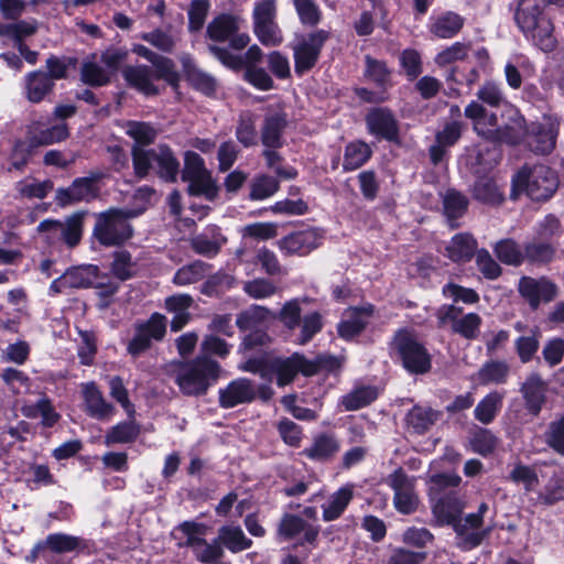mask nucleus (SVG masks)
<instances>
[{"mask_svg": "<svg viewBox=\"0 0 564 564\" xmlns=\"http://www.w3.org/2000/svg\"><path fill=\"white\" fill-rule=\"evenodd\" d=\"M273 393L272 388L268 384L257 387L247 378H238L219 390V405L224 409H231L240 404L251 403L257 397L263 402H268Z\"/></svg>", "mask_w": 564, "mask_h": 564, "instance_id": "obj_7", "label": "nucleus"}, {"mask_svg": "<svg viewBox=\"0 0 564 564\" xmlns=\"http://www.w3.org/2000/svg\"><path fill=\"white\" fill-rule=\"evenodd\" d=\"M140 433L138 424L130 420L121 422L109 430L105 436L106 445L123 444L133 442Z\"/></svg>", "mask_w": 564, "mask_h": 564, "instance_id": "obj_45", "label": "nucleus"}, {"mask_svg": "<svg viewBox=\"0 0 564 564\" xmlns=\"http://www.w3.org/2000/svg\"><path fill=\"white\" fill-rule=\"evenodd\" d=\"M139 213L132 209L110 208L97 216L94 228L95 238L106 247L119 246L133 236L129 220Z\"/></svg>", "mask_w": 564, "mask_h": 564, "instance_id": "obj_3", "label": "nucleus"}, {"mask_svg": "<svg viewBox=\"0 0 564 564\" xmlns=\"http://www.w3.org/2000/svg\"><path fill=\"white\" fill-rule=\"evenodd\" d=\"M39 231H52L59 234L68 247H75L83 234V216L74 214L65 223L56 220H43L37 227Z\"/></svg>", "mask_w": 564, "mask_h": 564, "instance_id": "obj_19", "label": "nucleus"}, {"mask_svg": "<svg viewBox=\"0 0 564 564\" xmlns=\"http://www.w3.org/2000/svg\"><path fill=\"white\" fill-rule=\"evenodd\" d=\"M299 325L301 332L296 341L300 345H305L321 332L323 327L322 316L317 312L308 313L300 321Z\"/></svg>", "mask_w": 564, "mask_h": 564, "instance_id": "obj_59", "label": "nucleus"}, {"mask_svg": "<svg viewBox=\"0 0 564 564\" xmlns=\"http://www.w3.org/2000/svg\"><path fill=\"white\" fill-rule=\"evenodd\" d=\"M166 332V319L162 314L154 313L150 319L137 327L135 335L128 345L129 354L138 356L145 351L151 340H161Z\"/></svg>", "mask_w": 564, "mask_h": 564, "instance_id": "obj_15", "label": "nucleus"}, {"mask_svg": "<svg viewBox=\"0 0 564 564\" xmlns=\"http://www.w3.org/2000/svg\"><path fill=\"white\" fill-rule=\"evenodd\" d=\"M509 375V366L505 361L486 362L477 372L480 384H500L506 382Z\"/></svg>", "mask_w": 564, "mask_h": 564, "instance_id": "obj_41", "label": "nucleus"}, {"mask_svg": "<svg viewBox=\"0 0 564 564\" xmlns=\"http://www.w3.org/2000/svg\"><path fill=\"white\" fill-rule=\"evenodd\" d=\"M437 318L440 324H452V332L460 335L463 338L476 339L482 324L481 317L477 313L463 314V310L455 305H443L438 308Z\"/></svg>", "mask_w": 564, "mask_h": 564, "instance_id": "obj_9", "label": "nucleus"}, {"mask_svg": "<svg viewBox=\"0 0 564 564\" xmlns=\"http://www.w3.org/2000/svg\"><path fill=\"white\" fill-rule=\"evenodd\" d=\"M124 131L140 148L152 143L156 137V130L150 123L141 121H127Z\"/></svg>", "mask_w": 564, "mask_h": 564, "instance_id": "obj_52", "label": "nucleus"}, {"mask_svg": "<svg viewBox=\"0 0 564 564\" xmlns=\"http://www.w3.org/2000/svg\"><path fill=\"white\" fill-rule=\"evenodd\" d=\"M64 273L69 289L90 288L91 283H96L97 267L91 264L80 265Z\"/></svg>", "mask_w": 564, "mask_h": 564, "instance_id": "obj_46", "label": "nucleus"}, {"mask_svg": "<svg viewBox=\"0 0 564 564\" xmlns=\"http://www.w3.org/2000/svg\"><path fill=\"white\" fill-rule=\"evenodd\" d=\"M286 126L285 115L282 112L268 113L261 129V142L265 148L278 149L283 144L282 133Z\"/></svg>", "mask_w": 564, "mask_h": 564, "instance_id": "obj_29", "label": "nucleus"}, {"mask_svg": "<svg viewBox=\"0 0 564 564\" xmlns=\"http://www.w3.org/2000/svg\"><path fill=\"white\" fill-rule=\"evenodd\" d=\"M473 193L477 200L489 205H498L505 198L500 186L491 177H479Z\"/></svg>", "mask_w": 564, "mask_h": 564, "instance_id": "obj_39", "label": "nucleus"}, {"mask_svg": "<svg viewBox=\"0 0 564 564\" xmlns=\"http://www.w3.org/2000/svg\"><path fill=\"white\" fill-rule=\"evenodd\" d=\"M279 187L280 184L276 178L265 174L258 175L250 184L249 197L252 200H262L274 195Z\"/></svg>", "mask_w": 564, "mask_h": 564, "instance_id": "obj_49", "label": "nucleus"}, {"mask_svg": "<svg viewBox=\"0 0 564 564\" xmlns=\"http://www.w3.org/2000/svg\"><path fill=\"white\" fill-rule=\"evenodd\" d=\"M323 235L317 229H305L292 232L279 240V248L286 254L304 256L321 245Z\"/></svg>", "mask_w": 564, "mask_h": 564, "instance_id": "obj_17", "label": "nucleus"}, {"mask_svg": "<svg viewBox=\"0 0 564 564\" xmlns=\"http://www.w3.org/2000/svg\"><path fill=\"white\" fill-rule=\"evenodd\" d=\"M126 82L145 96H155L160 89L155 84L153 70L145 65H130L122 70Z\"/></svg>", "mask_w": 564, "mask_h": 564, "instance_id": "obj_23", "label": "nucleus"}, {"mask_svg": "<svg viewBox=\"0 0 564 564\" xmlns=\"http://www.w3.org/2000/svg\"><path fill=\"white\" fill-rule=\"evenodd\" d=\"M0 377L14 393L26 392L30 389V378L21 370L6 368L0 372Z\"/></svg>", "mask_w": 564, "mask_h": 564, "instance_id": "obj_64", "label": "nucleus"}, {"mask_svg": "<svg viewBox=\"0 0 564 564\" xmlns=\"http://www.w3.org/2000/svg\"><path fill=\"white\" fill-rule=\"evenodd\" d=\"M328 37L329 33L327 31L316 30L299 40L293 46L295 72L297 74H303L315 66L322 47Z\"/></svg>", "mask_w": 564, "mask_h": 564, "instance_id": "obj_10", "label": "nucleus"}, {"mask_svg": "<svg viewBox=\"0 0 564 564\" xmlns=\"http://www.w3.org/2000/svg\"><path fill=\"white\" fill-rule=\"evenodd\" d=\"M52 187L51 181L23 180L15 184L17 192L23 198L42 199L46 197Z\"/></svg>", "mask_w": 564, "mask_h": 564, "instance_id": "obj_56", "label": "nucleus"}, {"mask_svg": "<svg viewBox=\"0 0 564 564\" xmlns=\"http://www.w3.org/2000/svg\"><path fill=\"white\" fill-rule=\"evenodd\" d=\"M25 97L29 101L37 104L48 95L54 83L45 72L34 70L29 73L25 78Z\"/></svg>", "mask_w": 564, "mask_h": 564, "instance_id": "obj_30", "label": "nucleus"}, {"mask_svg": "<svg viewBox=\"0 0 564 564\" xmlns=\"http://www.w3.org/2000/svg\"><path fill=\"white\" fill-rule=\"evenodd\" d=\"M371 314L372 306L348 308L337 327L339 336L348 340L359 335L366 327Z\"/></svg>", "mask_w": 564, "mask_h": 564, "instance_id": "obj_25", "label": "nucleus"}, {"mask_svg": "<svg viewBox=\"0 0 564 564\" xmlns=\"http://www.w3.org/2000/svg\"><path fill=\"white\" fill-rule=\"evenodd\" d=\"M276 318L275 313L264 306L252 305L241 312L236 319L237 326L242 329H252Z\"/></svg>", "mask_w": 564, "mask_h": 564, "instance_id": "obj_35", "label": "nucleus"}, {"mask_svg": "<svg viewBox=\"0 0 564 564\" xmlns=\"http://www.w3.org/2000/svg\"><path fill=\"white\" fill-rule=\"evenodd\" d=\"M560 122L557 118L545 116L540 122L530 126L527 143L532 151L540 154L550 153L555 148Z\"/></svg>", "mask_w": 564, "mask_h": 564, "instance_id": "obj_12", "label": "nucleus"}, {"mask_svg": "<svg viewBox=\"0 0 564 564\" xmlns=\"http://www.w3.org/2000/svg\"><path fill=\"white\" fill-rule=\"evenodd\" d=\"M494 250L498 259L506 264L519 265L523 260L520 247L511 239L497 242Z\"/></svg>", "mask_w": 564, "mask_h": 564, "instance_id": "obj_55", "label": "nucleus"}, {"mask_svg": "<svg viewBox=\"0 0 564 564\" xmlns=\"http://www.w3.org/2000/svg\"><path fill=\"white\" fill-rule=\"evenodd\" d=\"M253 31L258 40L265 46H276L283 41V35L275 21L256 24Z\"/></svg>", "mask_w": 564, "mask_h": 564, "instance_id": "obj_61", "label": "nucleus"}, {"mask_svg": "<svg viewBox=\"0 0 564 564\" xmlns=\"http://www.w3.org/2000/svg\"><path fill=\"white\" fill-rule=\"evenodd\" d=\"M47 549L55 553H68L80 545L78 536L66 533H52L45 539Z\"/></svg>", "mask_w": 564, "mask_h": 564, "instance_id": "obj_60", "label": "nucleus"}, {"mask_svg": "<svg viewBox=\"0 0 564 564\" xmlns=\"http://www.w3.org/2000/svg\"><path fill=\"white\" fill-rule=\"evenodd\" d=\"M30 134L28 140L29 147L37 148L62 142L68 138L69 132L66 123H58L41 130L33 128Z\"/></svg>", "mask_w": 564, "mask_h": 564, "instance_id": "obj_33", "label": "nucleus"}, {"mask_svg": "<svg viewBox=\"0 0 564 564\" xmlns=\"http://www.w3.org/2000/svg\"><path fill=\"white\" fill-rule=\"evenodd\" d=\"M218 541L229 551L237 553L249 549L252 541L247 538L240 527L225 525L218 531Z\"/></svg>", "mask_w": 564, "mask_h": 564, "instance_id": "obj_37", "label": "nucleus"}, {"mask_svg": "<svg viewBox=\"0 0 564 564\" xmlns=\"http://www.w3.org/2000/svg\"><path fill=\"white\" fill-rule=\"evenodd\" d=\"M464 115L471 121L473 130L478 137L498 143L499 123L496 113L488 111L481 104L473 100L466 106Z\"/></svg>", "mask_w": 564, "mask_h": 564, "instance_id": "obj_13", "label": "nucleus"}, {"mask_svg": "<svg viewBox=\"0 0 564 564\" xmlns=\"http://www.w3.org/2000/svg\"><path fill=\"white\" fill-rule=\"evenodd\" d=\"M392 346L408 371L416 375L430 371L431 355L412 332L408 329L397 332Z\"/></svg>", "mask_w": 564, "mask_h": 564, "instance_id": "obj_5", "label": "nucleus"}, {"mask_svg": "<svg viewBox=\"0 0 564 564\" xmlns=\"http://www.w3.org/2000/svg\"><path fill=\"white\" fill-rule=\"evenodd\" d=\"M317 370V364L307 360L300 354H293L288 358H275L268 362V375L274 373L280 387L291 383L300 372L310 377L315 375Z\"/></svg>", "mask_w": 564, "mask_h": 564, "instance_id": "obj_8", "label": "nucleus"}, {"mask_svg": "<svg viewBox=\"0 0 564 564\" xmlns=\"http://www.w3.org/2000/svg\"><path fill=\"white\" fill-rule=\"evenodd\" d=\"M378 392L372 387H359L341 398V405L346 411H355L375 401Z\"/></svg>", "mask_w": 564, "mask_h": 564, "instance_id": "obj_44", "label": "nucleus"}, {"mask_svg": "<svg viewBox=\"0 0 564 564\" xmlns=\"http://www.w3.org/2000/svg\"><path fill=\"white\" fill-rule=\"evenodd\" d=\"M227 241L217 226H209L206 232L197 235L191 239V246L194 251L205 257L216 256L223 245Z\"/></svg>", "mask_w": 564, "mask_h": 564, "instance_id": "obj_27", "label": "nucleus"}, {"mask_svg": "<svg viewBox=\"0 0 564 564\" xmlns=\"http://www.w3.org/2000/svg\"><path fill=\"white\" fill-rule=\"evenodd\" d=\"M185 72L191 85L205 95L215 93L217 83L214 77L198 69L194 65H188L184 62Z\"/></svg>", "mask_w": 564, "mask_h": 564, "instance_id": "obj_53", "label": "nucleus"}, {"mask_svg": "<svg viewBox=\"0 0 564 564\" xmlns=\"http://www.w3.org/2000/svg\"><path fill=\"white\" fill-rule=\"evenodd\" d=\"M339 451V443L335 436L328 434L317 435L312 445L303 451V455L312 460L324 462L330 459Z\"/></svg>", "mask_w": 564, "mask_h": 564, "instance_id": "obj_32", "label": "nucleus"}, {"mask_svg": "<svg viewBox=\"0 0 564 564\" xmlns=\"http://www.w3.org/2000/svg\"><path fill=\"white\" fill-rule=\"evenodd\" d=\"M193 297L188 294H175L165 299V310L174 316L171 321V330H181L189 321V307L193 305Z\"/></svg>", "mask_w": 564, "mask_h": 564, "instance_id": "obj_28", "label": "nucleus"}, {"mask_svg": "<svg viewBox=\"0 0 564 564\" xmlns=\"http://www.w3.org/2000/svg\"><path fill=\"white\" fill-rule=\"evenodd\" d=\"M371 156V149L365 142H351L346 147L344 169L352 171L365 164Z\"/></svg>", "mask_w": 564, "mask_h": 564, "instance_id": "obj_48", "label": "nucleus"}, {"mask_svg": "<svg viewBox=\"0 0 564 564\" xmlns=\"http://www.w3.org/2000/svg\"><path fill=\"white\" fill-rule=\"evenodd\" d=\"M101 178L100 173H91L86 177L76 178L68 187L56 191V200L58 205L66 206L78 202H89L97 197L99 187L98 182Z\"/></svg>", "mask_w": 564, "mask_h": 564, "instance_id": "obj_14", "label": "nucleus"}, {"mask_svg": "<svg viewBox=\"0 0 564 564\" xmlns=\"http://www.w3.org/2000/svg\"><path fill=\"white\" fill-rule=\"evenodd\" d=\"M463 123L459 121L447 122L444 128L436 133L435 144L430 148L431 160L434 164L442 161L446 149L454 145L460 138Z\"/></svg>", "mask_w": 564, "mask_h": 564, "instance_id": "obj_26", "label": "nucleus"}, {"mask_svg": "<svg viewBox=\"0 0 564 564\" xmlns=\"http://www.w3.org/2000/svg\"><path fill=\"white\" fill-rule=\"evenodd\" d=\"M241 22L237 15L220 14L208 24L207 34L214 41L229 40L232 48L242 50L249 44L250 36L247 33H239Z\"/></svg>", "mask_w": 564, "mask_h": 564, "instance_id": "obj_11", "label": "nucleus"}, {"mask_svg": "<svg viewBox=\"0 0 564 564\" xmlns=\"http://www.w3.org/2000/svg\"><path fill=\"white\" fill-rule=\"evenodd\" d=\"M155 70L154 79H163L173 88L178 87L180 75L175 69V65L172 59L163 56H159L153 63Z\"/></svg>", "mask_w": 564, "mask_h": 564, "instance_id": "obj_63", "label": "nucleus"}, {"mask_svg": "<svg viewBox=\"0 0 564 564\" xmlns=\"http://www.w3.org/2000/svg\"><path fill=\"white\" fill-rule=\"evenodd\" d=\"M503 395L499 392L487 394L475 408V417L482 424H489L501 408Z\"/></svg>", "mask_w": 564, "mask_h": 564, "instance_id": "obj_43", "label": "nucleus"}, {"mask_svg": "<svg viewBox=\"0 0 564 564\" xmlns=\"http://www.w3.org/2000/svg\"><path fill=\"white\" fill-rule=\"evenodd\" d=\"M182 178L188 182V193L194 196H204L214 200L218 194V187L206 169L204 160L195 152L188 151L184 158Z\"/></svg>", "mask_w": 564, "mask_h": 564, "instance_id": "obj_6", "label": "nucleus"}, {"mask_svg": "<svg viewBox=\"0 0 564 564\" xmlns=\"http://www.w3.org/2000/svg\"><path fill=\"white\" fill-rule=\"evenodd\" d=\"M110 72L95 62H86L82 66V80L90 86H102L109 83Z\"/></svg>", "mask_w": 564, "mask_h": 564, "instance_id": "obj_58", "label": "nucleus"}, {"mask_svg": "<svg viewBox=\"0 0 564 564\" xmlns=\"http://www.w3.org/2000/svg\"><path fill=\"white\" fill-rule=\"evenodd\" d=\"M542 9L540 3L532 0H520L516 12V21L524 33H532L539 28Z\"/></svg>", "mask_w": 564, "mask_h": 564, "instance_id": "obj_34", "label": "nucleus"}, {"mask_svg": "<svg viewBox=\"0 0 564 564\" xmlns=\"http://www.w3.org/2000/svg\"><path fill=\"white\" fill-rule=\"evenodd\" d=\"M501 117L503 123L499 126L498 143L517 144L527 138L530 127L516 107L506 104Z\"/></svg>", "mask_w": 564, "mask_h": 564, "instance_id": "obj_16", "label": "nucleus"}, {"mask_svg": "<svg viewBox=\"0 0 564 564\" xmlns=\"http://www.w3.org/2000/svg\"><path fill=\"white\" fill-rule=\"evenodd\" d=\"M22 412L26 417L41 419L44 426L51 427L59 420V414L55 411L51 401L43 397L34 404H26L22 408Z\"/></svg>", "mask_w": 564, "mask_h": 564, "instance_id": "obj_38", "label": "nucleus"}, {"mask_svg": "<svg viewBox=\"0 0 564 564\" xmlns=\"http://www.w3.org/2000/svg\"><path fill=\"white\" fill-rule=\"evenodd\" d=\"M138 269V263L132 260L129 251L119 250L113 253L111 272L120 281H126L135 276Z\"/></svg>", "mask_w": 564, "mask_h": 564, "instance_id": "obj_42", "label": "nucleus"}, {"mask_svg": "<svg viewBox=\"0 0 564 564\" xmlns=\"http://www.w3.org/2000/svg\"><path fill=\"white\" fill-rule=\"evenodd\" d=\"M366 123L371 134L387 140H394L398 135V123L390 110L375 108L368 112Z\"/></svg>", "mask_w": 564, "mask_h": 564, "instance_id": "obj_22", "label": "nucleus"}, {"mask_svg": "<svg viewBox=\"0 0 564 564\" xmlns=\"http://www.w3.org/2000/svg\"><path fill=\"white\" fill-rule=\"evenodd\" d=\"M220 366L208 357H197L182 364L175 371V382L186 395H200L219 378Z\"/></svg>", "mask_w": 564, "mask_h": 564, "instance_id": "obj_2", "label": "nucleus"}, {"mask_svg": "<svg viewBox=\"0 0 564 564\" xmlns=\"http://www.w3.org/2000/svg\"><path fill=\"white\" fill-rule=\"evenodd\" d=\"M468 207V199L455 189H448L443 196V208L446 217L455 220L462 217Z\"/></svg>", "mask_w": 564, "mask_h": 564, "instance_id": "obj_51", "label": "nucleus"}, {"mask_svg": "<svg viewBox=\"0 0 564 564\" xmlns=\"http://www.w3.org/2000/svg\"><path fill=\"white\" fill-rule=\"evenodd\" d=\"M547 383L538 373H531L521 386L525 409L538 415L546 400Z\"/></svg>", "mask_w": 564, "mask_h": 564, "instance_id": "obj_21", "label": "nucleus"}, {"mask_svg": "<svg viewBox=\"0 0 564 564\" xmlns=\"http://www.w3.org/2000/svg\"><path fill=\"white\" fill-rule=\"evenodd\" d=\"M300 21L306 25H316L322 19V11L314 0H293Z\"/></svg>", "mask_w": 564, "mask_h": 564, "instance_id": "obj_62", "label": "nucleus"}, {"mask_svg": "<svg viewBox=\"0 0 564 564\" xmlns=\"http://www.w3.org/2000/svg\"><path fill=\"white\" fill-rule=\"evenodd\" d=\"M464 25L460 15L454 12H446L436 18L430 26V31L436 37L451 39L455 36Z\"/></svg>", "mask_w": 564, "mask_h": 564, "instance_id": "obj_36", "label": "nucleus"}, {"mask_svg": "<svg viewBox=\"0 0 564 564\" xmlns=\"http://www.w3.org/2000/svg\"><path fill=\"white\" fill-rule=\"evenodd\" d=\"M154 163L160 176L166 181H175L178 174L180 163L170 148L160 145L155 149Z\"/></svg>", "mask_w": 564, "mask_h": 564, "instance_id": "obj_40", "label": "nucleus"}, {"mask_svg": "<svg viewBox=\"0 0 564 564\" xmlns=\"http://www.w3.org/2000/svg\"><path fill=\"white\" fill-rule=\"evenodd\" d=\"M209 265L203 261H195L191 264L184 265L176 271L173 282L176 285L184 286L200 281Z\"/></svg>", "mask_w": 564, "mask_h": 564, "instance_id": "obj_50", "label": "nucleus"}, {"mask_svg": "<svg viewBox=\"0 0 564 564\" xmlns=\"http://www.w3.org/2000/svg\"><path fill=\"white\" fill-rule=\"evenodd\" d=\"M556 286L547 279H533L523 276L519 281V292L529 302V304L536 308L541 302H550L556 296Z\"/></svg>", "mask_w": 564, "mask_h": 564, "instance_id": "obj_18", "label": "nucleus"}, {"mask_svg": "<svg viewBox=\"0 0 564 564\" xmlns=\"http://www.w3.org/2000/svg\"><path fill=\"white\" fill-rule=\"evenodd\" d=\"M514 196L524 191L534 200H545L555 193L558 181L556 174L545 165L524 167L513 177Z\"/></svg>", "mask_w": 564, "mask_h": 564, "instance_id": "obj_4", "label": "nucleus"}, {"mask_svg": "<svg viewBox=\"0 0 564 564\" xmlns=\"http://www.w3.org/2000/svg\"><path fill=\"white\" fill-rule=\"evenodd\" d=\"M236 137L246 148L257 145L258 133L256 130V121L250 113H243L240 116L236 129Z\"/></svg>", "mask_w": 564, "mask_h": 564, "instance_id": "obj_54", "label": "nucleus"}, {"mask_svg": "<svg viewBox=\"0 0 564 564\" xmlns=\"http://www.w3.org/2000/svg\"><path fill=\"white\" fill-rule=\"evenodd\" d=\"M486 503H480L478 513L467 514L460 518L462 505L454 496H440L433 502V514L440 524H452L457 535L465 539L470 546L478 545L482 540V533L479 529L481 524V514L487 511Z\"/></svg>", "mask_w": 564, "mask_h": 564, "instance_id": "obj_1", "label": "nucleus"}, {"mask_svg": "<svg viewBox=\"0 0 564 564\" xmlns=\"http://www.w3.org/2000/svg\"><path fill=\"white\" fill-rule=\"evenodd\" d=\"M304 532L303 543H315L319 533L318 527L306 524L300 517L285 514L278 529V535L283 540H291L299 533Z\"/></svg>", "mask_w": 564, "mask_h": 564, "instance_id": "obj_24", "label": "nucleus"}, {"mask_svg": "<svg viewBox=\"0 0 564 564\" xmlns=\"http://www.w3.org/2000/svg\"><path fill=\"white\" fill-rule=\"evenodd\" d=\"M243 291L254 300H263L274 295L278 286L268 279L257 278L245 282Z\"/></svg>", "mask_w": 564, "mask_h": 564, "instance_id": "obj_57", "label": "nucleus"}, {"mask_svg": "<svg viewBox=\"0 0 564 564\" xmlns=\"http://www.w3.org/2000/svg\"><path fill=\"white\" fill-rule=\"evenodd\" d=\"M477 241L469 234L455 235L446 247V256L454 262H466L476 253Z\"/></svg>", "mask_w": 564, "mask_h": 564, "instance_id": "obj_31", "label": "nucleus"}, {"mask_svg": "<svg viewBox=\"0 0 564 564\" xmlns=\"http://www.w3.org/2000/svg\"><path fill=\"white\" fill-rule=\"evenodd\" d=\"M438 412L423 406H414L406 415V422L416 433L426 432L437 421Z\"/></svg>", "mask_w": 564, "mask_h": 564, "instance_id": "obj_47", "label": "nucleus"}, {"mask_svg": "<svg viewBox=\"0 0 564 564\" xmlns=\"http://www.w3.org/2000/svg\"><path fill=\"white\" fill-rule=\"evenodd\" d=\"M82 393L85 402V411L97 420H108L112 416L115 408L107 402L95 382L82 384Z\"/></svg>", "mask_w": 564, "mask_h": 564, "instance_id": "obj_20", "label": "nucleus"}]
</instances>
